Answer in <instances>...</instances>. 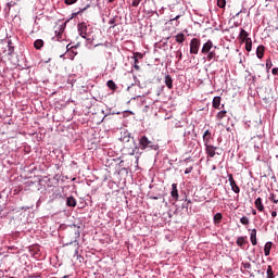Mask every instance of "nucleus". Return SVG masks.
Returning <instances> with one entry per match:
<instances>
[{"instance_id":"f257e3e1","label":"nucleus","mask_w":278,"mask_h":278,"mask_svg":"<svg viewBox=\"0 0 278 278\" xmlns=\"http://www.w3.org/2000/svg\"><path fill=\"white\" fill-rule=\"evenodd\" d=\"M140 149H153V141L149 140L147 136H142L139 140Z\"/></svg>"},{"instance_id":"f03ea898","label":"nucleus","mask_w":278,"mask_h":278,"mask_svg":"<svg viewBox=\"0 0 278 278\" xmlns=\"http://www.w3.org/2000/svg\"><path fill=\"white\" fill-rule=\"evenodd\" d=\"M199 47H201V40L193 38L190 41V53L197 55L199 53Z\"/></svg>"},{"instance_id":"7ed1b4c3","label":"nucleus","mask_w":278,"mask_h":278,"mask_svg":"<svg viewBox=\"0 0 278 278\" xmlns=\"http://www.w3.org/2000/svg\"><path fill=\"white\" fill-rule=\"evenodd\" d=\"M228 181L230 184L232 192H235L236 194H240V187H238V185L236 184V180L233 179L232 174L228 175Z\"/></svg>"},{"instance_id":"20e7f679","label":"nucleus","mask_w":278,"mask_h":278,"mask_svg":"<svg viewBox=\"0 0 278 278\" xmlns=\"http://www.w3.org/2000/svg\"><path fill=\"white\" fill-rule=\"evenodd\" d=\"M213 47H214V43L212 42V40H208L203 45L201 53H203V55H207L210 51H212Z\"/></svg>"},{"instance_id":"39448f33","label":"nucleus","mask_w":278,"mask_h":278,"mask_svg":"<svg viewBox=\"0 0 278 278\" xmlns=\"http://www.w3.org/2000/svg\"><path fill=\"white\" fill-rule=\"evenodd\" d=\"M216 149H218V147L212 144L205 146L206 155H208V157H214L216 155Z\"/></svg>"},{"instance_id":"423d86ee","label":"nucleus","mask_w":278,"mask_h":278,"mask_svg":"<svg viewBox=\"0 0 278 278\" xmlns=\"http://www.w3.org/2000/svg\"><path fill=\"white\" fill-rule=\"evenodd\" d=\"M78 31L81 38H86L88 31V26H86V23L78 24Z\"/></svg>"},{"instance_id":"0eeeda50","label":"nucleus","mask_w":278,"mask_h":278,"mask_svg":"<svg viewBox=\"0 0 278 278\" xmlns=\"http://www.w3.org/2000/svg\"><path fill=\"white\" fill-rule=\"evenodd\" d=\"M119 140L122 142H124V144L129 143V142H131V144H134V140H131L130 134L128 131H124L122 134V137L119 138Z\"/></svg>"},{"instance_id":"6e6552de","label":"nucleus","mask_w":278,"mask_h":278,"mask_svg":"<svg viewBox=\"0 0 278 278\" xmlns=\"http://www.w3.org/2000/svg\"><path fill=\"white\" fill-rule=\"evenodd\" d=\"M250 240L253 247H257V229H252L250 235Z\"/></svg>"},{"instance_id":"1a4fd4ad","label":"nucleus","mask_w":278,"mask_h":278,"mask_svg":"<svg viewBox=\"0 0 278 278\" xmlns=\"http://www.w3.org/2000/svg\"><path fill=\"white\" fill-rule=\"evenodd\" d=\"M210 140H212V132L210 130H205L203 134L204 147L210 146Z\"/></svg>"},{"instance_id":"9d476101","label":"nucleus","mask_w":278,"mask_h":278,"mask_svg":"<svg viewBox=\"0 0 278 278\" xmlns=\"http://www.w3.org/2000/svg\"><path fill=\"white\" fill-rule=\"evenodd\" d=\"M173 199H175V201L179 200V191L177 190V184H173L172 185V192H170Z\"/></svg>"},{"instance_id":"9b49d317","label":"nucleus","mask_w":278,"mask_h":278,"mask_svg":"<svg viewBox=\"0 0 278 278\" xmlns=\"http://www.w3.org/2000/svg\"><path fill=\"white\" fill-rule=\"evenodd\" d=\"M254 205L258 212H264V203H262V198H257Z\"/></svg>"},{"instance_id":"f8f14e48","label":"nucleus","mask_w":278,"mask_h":278,"mask_svg":"<svg viewBox=\"0 0 278 278\" xmlns=\"http://www.w3.org/2000/svg\"><path fill=\"white\" fill-rule=\"evenodd\" d=\"M239 38H240V40H242V42H244L245 40H249L250 39L249 33L247 30H244V28H241Z\"/></svg>"},{"instance_id":"ddd939ff","label":"nucleus","mask_w":278,"mask_h":278,"mask_svg":"<svg viewBox=\"0 0 278 278\" xmlns=\"http://www.w3.org/2000/svg\"><path fill=\"white\" fill-rule=\"evenodd\" d=\"M175 40L178 42V45H181L186 42V35H184V33H179L175 36Z\"/></svg>"},{"instance_id":"4468645a","label":"nucleus","mask_w":278,"mask_h":278,"mask_svg":"<svg viewBox=\"0 0 278 278\" xmlns=\"http://www.w3.org/2000/svg\"><path fill=\"white\" fill-rule=\"evenodd\" d=\"M165 86L168 90H173V77H170V75L165 76Z\"/></svg>"},{"instance_id":"2eb2a0df","label":"nucleus","mask_w":278,"mask_h":278,"mask_svg":"<svg viewBox=\"0 0 278 278\" xmlns=\"http://www.w3.org/2000/svg\"><path fill=\"white\" fill-rule=\"evenodd\" d=\"M77 205V200H75L73 197H68L66 199V206L67 207H75Z\"/></svg>"},{"instance_id":"dca6fc26","label":"nucleus","mask_w":278,"mask_h":278,"mask_svg":"<svg viewBox=\"0 0 278 278\" xmlns=\"http://www.w3.org/2000/svg\"><path fill=\"white\" fill-rule=\"evenodd\" d=\"M270 249H273V242L268 241L265 243V247H264V253L266 257L270 255Z\"/></svg>"},{"instance_id":"f3484780","label":"nucleus","mask_w":278,"mask_h":278,"mask_svg":"<svg viewBox=\"0 0 278 278\" xmlns=\"http://www.w3.org/2000/svg\"><path fill=\"white\" fill-rule=\"evenodd\" d=\"M214 225H220L223 222V214L222 213H216L213 217Z\"/></svg>"},{"instance_id":"a211bd4d","label":"nucleus","mask_w":278,"mask_h":278,"mask_svg":"<svg viewBox=\"0 0 278 278\" xmlns=\"http://www.w3.org/2000/svg\"><path fill=\"white\" fill-rule=\"evenodd\" d=\"M264 53H265L264 46H258L256 49V55H257L258 60H262V58H264Z\"/></svg>"},{"instance_id":"6ab92c4d","label":"nucleus","mask_w":278,"mask_h":278,"mask_svg":"<svg viewBox=\"0 0 278 278\" xmlns=\"http://www.w3.org/2000/svg\"><path fill=\"white\" fill-rule=\"evenodd\" d=\"M244 244H247V237H238L237 245L240 247V249H244Z\"/></svg>"},{"instance_id":"aec40b11","label":"nucleus","mask_w":278,"mask_h":278,"mask_svg":"<svg viewBox=\"0 0 278 278\" xmlns=\"http://www.w3.org/2000/svg\"><path fill=\"white\" fill-rule=\"evenodd\" d=\"M213 108H215V110H220V97H215L213 99Z\"/></svg>"},{"instance_id":"412c9836","label":"nucleus","mask_w":278,"mask_h":278,"mask_svg":"<svg viewBox=\"0 0 278 278\" xmlns=\"http://www.w3.org/2000/svg\"><path fill=\"white\" fill-rule=\"evenodd\" d=\"M34 47H35V49H42V47H45V41L42 39H37L34 42Z\"/></svg>"},{"instance_id":"4be33fe9","label":"nucleus","mask_w":278,"mask_h":278,"mask_svg":"<svg viewBox=\"0 0 278 278\" xmlns=\"http://www.w3.org/2000/svg\"><path fill=\"white\" fill-rule=\"evenodd\" d=\"M206 54H207L206 59L208 60V62L212 60L218 61V59H216V51H210Z\"/></svg>"},{"instance_id":"5701e85b","label":"nucleus","mask_w":278,"mask_h":278,"mask_svg":"<svg viewBox=\"0 0 278 278\" xmlns=\"http://www.w3.org/2000/svg\"><path fill=\"white\" fill-rule=\"evenodd\" d=\"M14 53V46H12V41L8 42L7 55H12Z\"/></svg>"},{"instance_id":"b1692460","label":"nucleus","mask_w":278,"mask_h":278,"mask_svg":"<svg viewBox=\"0 0 278 278\" xmlns=\"http://www.w3.org/2000/svg\"><path fill=\"white\" fill-rule=\"evenodd\" d=\"M106 86L108 88H110V90H116V88H118V86H116V83H114V80H108Z\"/></svg>"},{"instance_id":"393cba45","label":"nucleus","mask_w":278,"mask_h":278,"mask_svg":"<svg viewBox=\"0 0 278 278\" xmlns=\"http://www.w3.org/2000/svg\"><path fill=\"white\" fill-rule=\"evenodd\" d=\"M245 50L247 51H251V49L253 48V41L250 39H247L245 41Z\"/></svg>"},{"instance_id":"a878e982","label":"nucleus","mask_w":278,"mask_h":278,"mask_svg":"<svg viewBox=\"0 0 278 278\" xmlns=\"http://www.w3.org/2000/svg\"><path fill=\"white\" fill-rule=\"evenodd\" d=\"M269 201H273V203H278V191L270 193Z\"/></svg>"},{"instance_id":"bb28decb","label":"nucleus","mask_w":278,"mask_h":278,"mask_svg":"<svg viewBox=\"0 0 278 278\" xmlns=\"http://www.w3.org/2000/svg\"><path fill=\"white\" fill-rule=\"evenodd\" d=\"M267 278H275V273L273 271V266L267 267Z\"/></svg>"},{"instance_id":"cd10ccee","label":"nucleus","mask_w":278,"mask_h":278,"mask_svg":"<svg viewBox=\"0 0 278 278\" xmlns=\"http://www.w3.org/2000/svg\"><path fill=\"white\" fill-rule=\"evenodd\" d=\"M225 116H227V111H219L217 113L218 121H223V118H225Z\"/></svg>"},{"instance_id":"c85d7f7f","label":"nucleus","mask_w":278,"mask_h":278,"mask_svg":"<svg viewBox=\"0 0 278 278\" xmlns=\"http://www.w3.org/2000/svg\"><path fill=\"white\" fill-rule=\"evenodd\" d=\"M132 58H134V60H142V58H144V55L140 52H135Z\"/></svg>"},{"instance_id":"c756f323","label":"nucleus","mask_w":278,"mask_h":278,"mask_svg":"<svg viewBox=\"0 0 278 278\" xmlns=\"http://www.w3.org/2000/svg\"><path fill=\"white\" fill-rule=\"evenodd\" d=\"M240 223H241V225H249V223H250L249 217H247V216L241 217Z\"/></svg>"},{"instance_id":"7c9ffc66","label":"nucleus","mask_w":278,"mask_h":278,"mask_svg":"<svg viewBox=\"0 0 278 278\" xmlns=\"http://www.w3.org/2000/svg\"><path fill=\"white\" fill-rule=\"evenodd\" d=\"M109 25H111V26H110V29H114V27H116V20H115V18H111V20L109 21Z\"/></svg>"},{"instance_id":"2f4dec72","label":"nucleus","mask_w":278,"mask_h":278,"mask_svg":"<svg viewBox=\"0 0 278 278\" xmlns=\"http://www.w3.org/2000/svg\"><path fill=\"white\" fill-rule=\"evenodd\" d=\"M217 5H218V8H225V5H227V1L226 0H217Z\"/></svg>"},{"instance_id":"473e14b6","label":"nucleus","mask_w":278,"mask_h":278,"mask_svg":"<svg viewBox=\"0 0 278 278\" xmlns=\"http://www.w3.org/2000/svg\"><path fill=\"white\" fill-rule=\"evenodd\" d=\"M176 58L178 59V62H181L184 58V53H181V50L176 51Z\"/></svg>"},{"instance_id":"72a5a7b5","label":"nucleus","mask_w":278,"mask_h":278,"mask_svg":"<svg viewBox=\"0 0 278 278\" xmlns=\"http://www.w3.org/2000/svg\"><path fill=\"white\" fill-rule=\"evenodd\" d=\"M134 68L136 71H140V65H139V60L138 59H134Z\"/></svg>"},{"instance_id":"f704fd0d","label":"nucleus","mask_w":278,"mask_h":278,"mask_svg":"<svg viewBox=\"0 0 278 278\" xmlns=\"http://www.w3.org/2000/svg\"><path fill=\"white\" fill-rule=\"evenodd\" d=\"M141 2H142V0H132L131 5H132V8H138Z\"/></svg>"},{"instance_id":"c9c22d12","label":"nucleus","mask_w":278,"mask_h":278,"mask_svg":"<svg viewBox=\"0 0 278 278\" xmlns=\"http://www.w3.org/2000/svg\"><path fill=\"white\" fill-rule=\"evenodd\" d=\"M266 68L267 71H270V68H273V61H270V59L266 61Z\"/></svg>"},{"instance_id":"e433bc0d","label":"nucleus","mask_w":278,"mask_h":278,"mask_svg":"<svg viewBox=\"0 0 278 278\" xmlns=\"http://www.w3.org/2000/svg\"><path fill=\"white\" fill-rule=\"evenodd\" d=\"M65 5H73V3H77V0H64Z\"/></svg>"},{"instance_id":"4c0bfd02","label":"nucleus","mask_w":278,"mask_h":278,"mask_svg":"<svg viewBox=\"0 0 278 278\" xmlns=\"http://www.w3.org/2000/svg\"><path fill=\"white\" fill-rule=\"evenodd\" d=\"M193 167L189 166L185 169V175H190V173H192Z\"/></svg>"},{"instance_id":"58836bf2","label":"nucleus","mask_w":278,"mask_h":278,"mask_svg":"<svg viewBox=\"0 0 278 278\" xmlns=\"http://www.w3.org/2000/svg\"><path fill=\"white\" fill-rule=\"evenodd\" d=\"M150 199H152L153 201H157V199H162V194L151 195Z\"/></svg>"},{"instance_id":"ea45409f","label":"nucleus","mask_w":278,"mask_h":278,"mask_svg":"<svg viewBox=\"0 0 278 278\" xmlns=\"http://www.w3.org/2000/svg\"><path fill=\"white\" fill-rule=\"evenodd\" d=\"M128 153H129V155H134V154L136 153L135 148H134V147H130Z\"/></svg>"},{"instance_id":"a19ab883","label":"nucleus","mask_w":278,"mask_h":278,"mask_svg":"<svg viewBox=\"0 0 278 278\" xmlns=\"http://www.w3.org/2000/svg\"><path fill=\"white\" fill-rule=\"evenodd\" d=\"M271 73H273V75H278V67H274V68L271 70Z\"/></svg>"},{"instance_id":"79ce46f5","label":"nucleus","mask_w":278,"mask_h":278,"mask_svg":"<svg viewBox=\"0 0 278 278\" xmlns=\"http://www.w3.org/2000/svg\"><path fill=\"white\" fill-rule=\"evenodd\" d=\"M180 16H181V15H177L176 17H174V18L169 20V21H170V23H173V21H179Z\"/></svg>"},{"instance_id":"37998d69","label":"nucleus","mask_w":278,"mask_h":278,"mask_svg":"<svg viewBox=\"0 0 278 278\" xmlns=\"http://www.w3.org/2000/svg\"><path fill=\"white\" fill-rule=\"evenodd\" d=\"M13 5H15V3H14V2H9V3H8V8H9V10H10V8H12Z\"/></svg>"},{"instance_id":"c03bdc74","label":"nucleus","mask_w":278,"mask_h":278,"mask_svg":"<svg viewBox=\"0 0 278 278\" xmlns=\"http://www.w3.org/2000/svg\"><path fill=\"white\" fill-rule=\"evenodd\" d=\"M88 8H90V4H88L86 8L81 9L79 12H86V10H88Z\"/></svg>"},{"instance_id":"a18cd8bd","label":"nucleus","mask_w":278,"mask_h":278,"mask_svg":"<svg viewBox=\"0 0 278 278\" xmlns=\"http://www.w3.org/2000/svg\"><path fill=\"white\" fill-rule=\"evenodd\" d=\"M243 267L244 268H250L251 267V263H245Z\"/></svg>"},{"instance_id":"49530a36","label":"nucleus","mask_w":278,"mask_h":278,"mask_svg":"<svg viewBox=\"0 0 278 278\" xmlns=\"http://www.w3.org/2000/svg\"><path fill=\"white\" fill-rule=\"evenodd\" d=\"M271 216H273V218H276L277 213H276L275 211H273V212H271Z\"/></svg>"},{"instance_id":"de8ad7c7","label":"nucleus","mask_w":278,"mask_h":278,"mask_svg":"<svg viewBox=\"0 0 278 278\" xmlns=\"http://www.w3.org/2000/svg\"><path fill=\"white\" fill-rule=\"evenodd\" d=\"M252 214H253V216H257V211L252 210Z\"/></svg>"},{"instance_id":"09e8293b","label":"nucleus","mask_w":278,"mask_h":278,"mask_svg":"<svg viewBox=\"0 0 278 278\" xmlns=\"http://www.w3.org/2000/svg\"><path fill=\"white\" fill-rule=\"evenodd\" d=\"M188 159H186L185 161H184V163L188 166Z\"/></svg>"},{"instance_id":"8fccbe9b","label":"nucleus","mask_w":278,"mask_h":278,"mask_svg":"<svg viewBox=\"0 0 278 278\" xmlns=\"http://www.w3.org/2000/svg\"><path fill=\"white\" fill-rule=\"evenodd\" d=\"M115 0H109V3H114Z\"/></svg>"},{"instance_id":"3c124183","label":"nucleus","mask_w":278,"mask_h":278,"mask_svg":"<svg viewBox=\"0 0 278 278\" xmlns=\"http://www.w3.org/2000/svg\"><path fill=\"white\" fill-rule=\"evenodd\" d=\"M68 276H64L63 278H67Z\"/></svg>"}]
</instances>
